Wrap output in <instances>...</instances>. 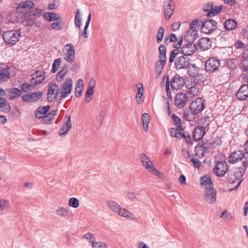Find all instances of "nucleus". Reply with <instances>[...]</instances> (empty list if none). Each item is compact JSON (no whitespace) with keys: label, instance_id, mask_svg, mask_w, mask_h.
Returning <instances> with one entry per match:
<instances>
[{"label":"nucleus","instance_id":"64","mask_svg":"<svg viewBox=\"0 0 248 248\" xmlns=\"http://www.w3.org/2000/svg\"><path fill=\"white\" fill-rule=\"evenodd\" d=\"M178 54V50L176 49L173 50L170 52V57L169 59V62L170 63H172L174 62V59L175 57L177 56V55Z\"/></svg>","mask_w":248,"mask_h":248},{"label":"nucleus","instance_id":"23","mask_svg":"<svg viewBox=\"0 0 248 248\" xmlns=\"http://www.w3.org/2000/svg\"><path fill=\"white\" fill-rule=\"evenodd\" d=\"M140 159L142 166L145 167L148 171L153 166L152 161L145 154L142 153L140 155Z\"/></svg>","mask_w":248,"mask_h":248},{"label":"nucleus","instance_id":"5","mask_svg":"<svg viewBox=\"0 0 248 248\" xmlns=\"http://www.w3.org/2000/svg\"><path fill=\"white\" fill-rule=\"evenodd\" d=\"M205 107L204 100L201 97H198L191 103L190 109L194 114H198L204 109Z\"/></svg>","mask_w":248,"mask_h":248},{"label":"nucleus","instance_id":"2","mask_svg":"<svg viewBox=\"0 0 248 248\" xmlns=\"http://www.w3.org/2000/svg\"><path fill=\"white\" fill-rule=\"evenodd\" d=\"M63 59L67 62L72 63L75 60V50L71 44L65 45L62 50Z\"/></svg>","mask_w":248,"mask_h":248},{"label":"nucleus","instance_id":"38","mask_svg":"<svg viewBox=\"0 0 248 248\" xmlns=\"http://www.w3.org/2000/svg\"><path fill=\"white\" fill-rule=\"evenodd\" d=\"M83 88V81L81 79H79L77 82V85L75 89V95L78 97L80 96L81 93Z\"/></svg>","mask_w":248,"mask_h":248},{"label":"nucleus","instance_id":"40","mask_svg":"<svg viewBox=\"0 0 248 248\" xmlns=\"http://www.w3.org/2000/svg\"><path fill=\"white\" fill-rule=\"evenodd\" d=\"M197 115V114H194L190 109L184 111L183 117L186 120L190 122L192 121L195 118V116Z\"/></svg>","mask_w":248,"mask_h":248},{"label":"nucleus","instance_id":"21","mask_svg":"<svg viewBox=\"0 0 248 248\" xmlns=\"http://www.w3.org/2000/svg\"><path fill=\"white\" fill-rule=\"evenodd\" d=\"M35 6L34 3L32 0H28L23 1L18 4L16 7V11L18 13H22L23 9H28L30 10Z\"/></svg>","mask_w":248,"mask_h":248},{"label":"nucleus","instance_id":"59","mask_svg":"<svg viewBox=\"0 0 248 248\" xmlns=\"http://www.w3.org/2000/svg\"><path fill=\"white\" fill-rule=\"evenodd\" d=\"M93 248H108V245L102 242H95L93 244Z\"/></svg>","mask_w":248,"mask_h":248},{"label":"nucleus","instance_id":"34","mask_svg":"<svg viewBox=\"0 0 248 248\" xmlns=\"http://www.w3.org/2000/svg\"><path fill=\"white\" fill-rule=\"evenodd\" d=\"M195 155L199 158L204 156V154L206 152V149L204 144H198L195 148Z\"/></svg>","mask_w":248,"mask_h":248},{"label":"nucleus","instance_id":"26","mask_svg":"<svg viewBox=\"0 0 248 248\" xmlns=\"http://www.w3.org/2000/svg\"><path fill=\"white\" fill-rule=\"evenodd\" d=\"M223 25L224 28L228 31L234 30L237 26V23L235 20L231 18L227 19Z\"/></svg>","mask_w":248,"mask_h":248},{"label":"nucleus","instance_id":"63","mask_svg":"<svg viewBox=\"0 0 248 248\" xmlns=\"http://www.w3.org/2000/svg\"><path fill=\"white\" fill-rule=\"evenodd\" d=\"M51 27L53 29L59 31L62 29V27L61 26V23L60 20H57L51 24Z\"/></svg>","mask_w":248,"mask_h":248},{"label":"nucleus","instance_id":"54","mask_svg":"<svg viewBox=\"0 0 248 248\" xmlns=\"http://www.w3.org/2000/svg\"><path fill=\"white\" fill-rule=\"evenodd\" d=\"M120 208L118 203L114 201H109V209L112 211L117 213Z\"/></svg>","mask_w":248,"mask_h":248},{"label":"nucleus","instance_id":"17","mask_svg":"<svg viewBox=\"0 0 248 248\" xmlns=\"http://www.w3.org/2000/svg\"><path fill=\"white\" fill-rule=\"evenodd\" d=\"M236 97L239 100H244L248 98V85L243 84L236 93Z\"/></svg>","mask_w":248,"mask_h":248},{"label":"nucleus","instance_id":"6","mask_svg":"<svg viewBox=\"0 0 248 248\" xmlns=\"http://www.w3.org/2000/svg\"><path fill=\"white\" fill-rule=\"evenodd\" d=\"M217 22L214 19H208L202 21L201 27L202 31L205 34H210L217 29Z\"/></svg>","mask_w":248,"mask_h":248},{"label":"nucleus","instance_id":"13","mask_svg":"<svg viewBox=\"0 0 248 248\" xmlns=\"http://www.w3.org/2000/svg\"><path fill=\"white\" fill-rule=\"evenodd\" d=\"M184 84V78L178 75H175L170 81V85L173 90H178Z\"/></svg>","mask_w":248,"mask_h":248},{"label":"nucleus","instance_id":"10","mask_svg":"<svg viewBox=\"0 0 248 248\" xmlns=\"http://www.w3.org/2000/svg\"><path fill=\"white\" fill-rule=\"evenodd\" d=\"M188 101V97L186 94L183 93H178L174 99V105L178 108H184L186 104Z\"/></svg>","mask_w":248,"mask_h":248},{"label":"nucleus","instance_id":"32","mask_svg":"<svg viewBox=\"0 0 248 248\" xmlns=\"http://www.w3.org/2000/svg\"><path fill=\"white\" fill-rule=\"evenodd\" d=\"M49 106H45L43 107H39L37 108L35 112V116L37 118H44V115L48 111Z\"/></svg>","mask_w":248,"mask_h":248},{"label":"nucleus","instance_id":"14","mask_svg":"<svg viewBox=\"0 0 248 248\" xmlns=\"http://www.w3.org/2000/svg\"><path fill=\"white\" fill-rule=\"evenodd\" d=\"M189 64V58L185 56L178 57L175 62V66L177 69L187 68Z\"/></svg>","mask_w":248,"mask_h":248},{"label":"nucleus","instance_id":"46","mask_svg":"<svg viewBox=\"0 0 248 248\" xmlns=\"http://www.w3.org/2000/svg\"><path fill=\"white\" fill-rule=\"evenodd\" d=\"M172 119L174 124L177 127V128L182 129V130H184V129L182 126V122L181 119L175 114H172Z\"/></svg>","mask_w":248,"mask_h":248},{"label":"nucleus","instance_id":"58","mask_svg":"<svg viewBox=\"0 0 248 248\" xmlns=\"http://www.w3.org/2000/svg\"><path fill=\"white\" fill-rule=\"evenodd\" d=\"M241 67L244 73L248 72V58H243L241 63Z\"/></svg>","mask_w":248,"mask_h":248},{"label":"nucleus","instance_id":"3","mask_svg":"<svg viewBox=\"0 0 248 248\" xmlns=\"http://www.w3.org/2000/svg\"><path fill=\"white\" fill-rule=\"evenodd\" d=\"M73 89V81L71 78H67L64 82L59 88L60 98H64L70 95Z\"/></svg>","mask_w":248,"mask_h":248},{"label":"nucleus","instance_id":"45","mask_svg":"<svg viewBox=\"0 0 248 248\" xmlns=\"http://www.w3.org/2000/svg\"><path fill=\"white\" fill-rule=\"evenodd\" d=\"M202 20L201 19H194L190 23V29H195L197 31L199 29L200 26H202Z\"/></svg>","mask_w":248,"mask_h":248},{"label":"nucleus","instance_id":"19","mask_svg":"<svg viewBox=\"0 0 248 248\" xmlns=\"http://www.w3.org/2000/svg\"><path fill=\"white\" fill-rule=\"evenodd\" d=\"M55 212L57 215L64 218H68L72 215V212L66 207L58 206Z\"/></svg>","mask_w":248,"mask_h":248},{"label":"nucleus","instance_id":"57","mask_svg":"<svg viewBox=\"0 0 248 248\" xmlns=\"http://www.w3.org/2000/svg\"><path fill=\"white\" fill-rule=\"evenodd\" d=\"M94 91L93 88H88L86 93V100L88 102H90L93 99V94Z\"/></svg>","mask_w":248,"mask_h":248},{"label":"nucleus","instance_id":"56","mask_svg":"<svg viewBox=\"0 0 248 248\" xmlns=\"http://www.w3.org/2000/svg\"><path fill=\"white\" fill-rule=\"evenodd\" d=\"M83 237L84 239L88 240L90 243L92 244V246L93 244L95 243V238L94 235L91 233H87L83 235Z\"/></svg>","mask_w":248,"mask_h":248},{"label":"nucleus","instance_id":"51","mask_svg":"<svg viewBox=\"0 0 248 248\" xmlns=\"http://www.w3.org/2000/svg\"><path fill=\"white\" fill-rule=\"evenodd\" d=\"M159 59H164L167 60L166 58V48L164 45H161L159 47Z\"/></svg>","mask_w":248,"mask_h":248},{"label":"nucleus","instance_id":"22","mask_svg":"<svg viewBox=\"0 0 248 248\" xmlns=\"http://www.w3.org/2000/svg\"><path fill=\"white\" fill-rule=\"evenodd\" d=\"M199 90V85L193 83L188 84L187 93L190 95V97H193L198 95Z\"/></svg>","mask_w":248,"mask_h":248},{"label":"nucleus","instance_id":"55","mask_svg":"<svg viewBox=\"0 0 248 248\" xmlns=\"http://www.w3.org/2000/svg\"><path fill=\"white\" fill-rule=\"evenodd\" d=\"M177 40V38L174 33H172L170 36L166 37L164 40V43L166 45H168L170 42H176Z\"/></svg>","mask_w":248,"mask_h":248},{"label":"nucleus","instance_id":"15","mask_svg":"<svg viewBox=\"0 0 248 248\" xmlns=\"http://www.w3.org/2000/svg\"><path fill=\"white\" fill-rule=\"evenodd\" d=\"M228 170L227 165L225 161L218 162L214 169V172L218 177L224 176Z\"/></svg>","mask_w":248,"mask_h":248},{"label":"nucleus","instance_id":"12","mask_svg":"<svg viewBox=\"0 0 248 248\" xmlns=\"http://www.w3.org/2000/svg\"><path fill=\"white\" fill-rule=\"evenodd\" d=\"M173 2L172 0H166L164 2V11L166 20H169L173 14Z\"/></svg>","mask_w":248,"mask_h":248},{"label":"nucleus","instance_id":"36","mask_svg":"<svg viewBox=\"0 0 248 248\" xmlns=\"http://www.w3.org/2000/svg\"><path fill=\"white\" fill-rule=\"evenodd\" d=\"M44 17L46 20L50 22L60 19V16L56 13L48 12L44 14Z\"/></svg>","mask_w":248,"mask_h":248},{"label":"nucleus","instance_id":"50","mask_svg":"<svg viewBox=\"0 0 248 248\" xmlns=\"http://www.w3.org/2000/svg\"><path fill=\"white\" fill-rule=\"evenodd\" d=\"M164 31L165 30L163 27H160L158 29L156 34V41L157 43L159 44L162 41L164 34Z\"/></svg>","mask_w":248,"mask_h":248},{"label":"nucleus","instance_id":"7","mask_svg":"<svg viewBox=\"0 0 248 248\" xmlns=\"http://www.w3.org/2000/svg\"><path fill=\"white\" fill-rule=\"evenodd\" d=\"M242 170V169L241 168H239L233 172V173H231L229 174L227 178L228 182L230 183L233 184L235 183L236 181H239L236 186L233 188L230 189V191H232L233 189L235 190L239 186L241 183V180H240V179L243 176Z\"/></svg>","mask_w":248,"mask_h":248},{"label":"nucleus","instance_id":"61","mask_svg":"<svg viewBox=\"0 0 248 248\" xmlns=\"http://www.w3.org/2000/svg\"><path fill=\"white\" fill-rule=\"evenodd\" d=\"M59 2L57 0H54L52 2H49L47 6V9L52 10L56 9L59 6Z\"/></svg>","mask_w":248,"mask_h":248},{"label":"nucleus","instance_id":"44","mask_svg":"<svg viewBox=\"0 0 248 248\" xmlns=\"http://www.w3.org/2000/svg\"><path fill=\"white\" fill-rule=\"evenodd\" d=\"M11 204L8 200H0V212H2L10 208Z\"/></svg>","mask_w":248,"mask_h":248},{"label":"nucleus","instance_id":"20","mask_svg":"<svg viewBox=\"0 0 248 248\" xmlns=\"http://www.w3.org/2000/svg\"><path fill=\"white\" fill-rule=\"evenodd\" d=\"M205 126H200L196 127L193 131V137L195 141H199L205 134Z\"/></svg>","mask_w":248,"mask_h":248},{"label":"nucleus","instance_id":"42","mask_svg":"<svg viewBox=\"0 0 248 248\" xmlns=\"http://www.w3.org/2000/svg\"><path fill=\"white\" fill-rule=\"evenodd\" d=\"M9 91L11 93L10 99L12 100L20 96L22 94V91L17 88H13Z\"/></svg>","mask_w":248,"mask_h":248},{"label":"nucleus","instance_id":"47","mask_svg":"<svg viewBox=\"0 0 248 248\" xmlns=\"http://www.w3.org/2000/svg\"><path fill=\"white\" fill-rule=\"evenodd\" d=\"M30 95L31 102H34L38 100L42 96L43 93L41 91H38L30 93Z\"/></svg>","mask_w":248,"mask_h":248},{"label":"nucleus","instance_id":"9","mask_svg":"<svg viewBox=\"0 0 248 248\" xmlns=\"http://www.w3.org/2000/svg\"><path fill=\"white\" fill-rule=\"evenodd\" d=\"M204 197L209 200L210 203L215 202L217 199V191L213 188V186L205 187Z\"/></svg>","mask_w":248,"mask_h":248},{"label":"nucleus","instance_id":"37","mask_svg":"<svg viewBox=\"0 0 248 248\" xmlns=\"http://www.w3.org/2000/svg\"><path fill=\"white\" fill-rule=\"evenodd\" d=\"M68 66L67 65H64L62 69L57 74L56 79L58 81H62L64 76L68 71Z\"/></svg>","mask_w":248,"mask_h":248},{"label":"nucleus","instance_id":"43","mask_svg":"<svg viewBox=\"0 0 248 248\" xmlns=\"http://www.w3.org/2000/svg\"><path fill=\"white\" fill-rule=\"evenodd\" d=\"M243 147V152L246 156L245 157V160L243 162V165L245 168L248 165V140L244 144Z\"/></svg>","mask_w":248,"mask_h":248},{"label":"nucleus","instance_id":"30","mask_svg":"<svg viewBox=\"0 0 248 248\" xmlns=\"http://www.w3.org/2000/svg\"><path fill=\"white\" fill-rule=\"evenodd\" d=\"M200 184L202 186H204V187L213 186L214 185L210 177L207 175H204L201 177L200 179Z\"/></svg>","mask_w":248,"mask_h":248},{"label":"nucleus","instance_id":"48","mask_svg":"<svg viewBox=\"0 0 248 248\" xmlns=\"http://www.w3.org/2000/svg\"><path fill=\"white\" fill-rule=\"evenodd\" d=\"M81 16L80 14V11L79 9H78L75 15V24L77 27L80 28L81 25Z\"/></svg>","mask_w":248,"mask_h":248},{"label":"nucleus","instance_id":"31","mask_svg":"<svg viewBox=\"0 0 248 248\" xmlns=\"http://www.w3.org/2000/svg\"><path fill=\"white\" fill-rule=\"evenodd\" d=\"M10 78L9 67L2 68L0 70V83L7 81Z\"/></svg>","mask_w":248,"mask_h":248},{"label":"nucleus","instance_id":"52","mask_svg":"<svg viewBox=\"0 0 248 248\" xmlns=\"http://www.w3.org/2000/svg\"><path fill=\"white\" fill-rule=\"evenodd\" d=\"M62 62V60L60 58L56 59L52 64V68L51 71L53 73H55L58 70Z\"/></svg>","mask_w":248,"mask_h":248},{"label":"nucleus","instance_id":"33","mask_svg":"<svg viewBox=\"0 0 248 248\" xmlns=\"http://www.w3.org/2000/svg\"><path fill=\"white\" fill-rule=\"evenodd\" d=\"M182 129L178 128H171L169 129L170 136L178 139L182 138V136H184V133L182 132Z\"/></svg>","mask_w":248,"mask_h":248},{"label":"nucleus","instance_id":"60","mask_svg":"<svg viewBox=\"0 0 248 248\" xmlns=\"http://www.w3.org/2000/svg\"><path fill=\"white\" fill-rule=\"evenodd\" d=\"M34 86V85L33 86L29 83H24L21 85V88L25 92H27L28 91L33 89Z\"/></svg>","mask_w":248,"mask_h":248},{"label":"nucleus","instance_id":"25","mask_svg":"<svg viewBox=\"0 0 248 248\" xmlns=\"http://www.w3.org/2000/svg\"><path fill=\"white\" fill-rule=\"evenodd\" d=\"M5 94V92L0 88V110L2 111L8 110L9 108L8 103L2 97Z\"/></svg>","mask_w":248,"mask_h":248},{"label":"nucleus","instance_id":"4","mask_svg":"<svg viewBox=\"0 0 248 248\" xmlns=\"http://www.w3.org/2000/svg\"><path fill=\"white\" fill-rule=\"evenodd\" d=\"M220 66V60L217 57H210L205 62V70L209 73H212L217 70Z\"/></svg>","mask_w":248,"mask_h":248},{"label":"nucleus","instance_id":"28","mask_svg":"<svg viewBox=\"0 0 248 248\" xmlns=\"http://www.w3.org/2000/svg\"><path fill=\"white\" fill-rule=\"evenodd\" d=\"M71 117L68 116L67 120L65 122L64 124L59 131V135L61 136L65 135L71 128Z\"/></svg>","mask_w":248,"mask_h":248},{"label":"nucleus","instance_id":"27","mask_svg":"<svg viewBox=\"0 0 248 248\" xmlns=\"http://www.w3.org/2000/svg\"><path fill=\"white\" fill-rule=\"evenodd\" d=\"M198 37L197 31L195 29H189L186 35V40L188 42L192 43Z\"/></svg>","mask_w":248,"mask_h":248},{"label":"nucleus","instance_id":"24","mask_svg":"<svg viewBox=\"0 0 248 248\" xmlns=\"http://www.w3.org/2000/svg\"><path fill=\"white\" fill-rule=\"evenodd\" d=\"M212 41L208 38H202L199 40V46L202 50H206L211 47Z\"/></svg>","mask_w":248,"mask_h":248},{"label":"nucleus","instance_id":"62","mask_svg":"<svg viewBox=\"0 0 248 248\" xmlns=\"http://www.w3.org/2000/svg\"><path fill=\"white\" fill-rule=\"evenodd\" d=\"M214 3L213 2H209L205 4L203 6V10L204 12L208 13L212 11Z\"/></svg>","mask_w":248,"mask_h":248},{"label":"nucleus","instance_id":"35","mask_svg":"<svg viewBox=\"0 0 248 248\" xmlns=\"http://www.w3.org/2000/svg\"><path fill=\"white\" fill-rule=\"evenodd\" d=\"M119 215L126 218L134 219V215L124 208H120L117 213Z\"/></svg>","mask_w":248,"mask_h":248},{"label":"nucleus","instance_id":"29","mask_svg":"<svg viewBox=\"0 0 248 248\" xmlns=\"http://www.w3.org/2000/svg\"><path fill=\"white\" fill-rule=\"evenodd\" d=\"M166 60L159 59L155 64V71L157 76H159L162 72L164 66L166 63Z\"/></svg>","mask_w":248,"mask_h":248},{"label":"nucleus","instance_id":"39","mask_svg":"<svg viewBox=\"0 0 248 248\" xmlns=\"http://www.w3.org/2000/svg\"><path fill=\"white\" fill-rule=\"evenodd\" d=\"M150 120V115L146 113H144L142 117V123L143 128L145 131H147L148 129V124Z\"/></svg>","mask_w":248,"mask_h":248},{"label":"nucleus","instance_id":"41","mask_svg":"<svg viewBox=\"0 0 248 248\" xmlns=\"http://www.w3.org/2000/svg\"><path fill=\"white\" fill-rule=\"evenodd\" d=\"M223 9L222 5L213 6L212 11L207 14V16H213L221 12Z\"/></svg>","mask_w":248,"mask_h":248},{"label":"nucleus","instance_id":"8","mask_svg":"<svg viewBox=\"0 0 248 248\" xmlns=\"http://www.w3.org/2000/svg\"><path fill=\"white\" fill-rule=\"evenodd\" d=\"M59 88L56 83L50 82L48 86L47 99L49 101H53L58 96L60 97Z\"/></svg>","mask_w":248,"mask_h":248},{"label":"nucleus","instance_id":"18","mask_svg":"<svg viewBox=\"0 0 248 248\" xmlns=\"http://www.w3.org/2000/svg\"><path fill=\"white\" fill-rule=\"evenodd\" d=\"M46 72L43 71H37L32 75L31 82L36 84L41 83L45 78Z\"/></svg>","mask_w":248,"mask_h":248},{"label":"nucleus","instance_id":"49","mask_svg":"<svg viewBox=\"0 0 248 248\" xmlns=\"http://www.w3.org/2000/svg\"><path fill=\"white\" fill-rule=\"evenodd\" d=\"M79 202L78 200L74 197L70 198L68 201L69 206L73 208H77L79 206Z\"/></svg>","mask_w":248,"mask_h":248},{"label":"nucleus","instance_id":"53","mask_svg":"<svg viewBox=\"0 0 248 248\" xmlns=\"http://www.w3.org/2000/svg\"><path fill=\"white\" fill-rule=\"evenodd\" d=\"M91 20V14H89L88 15V16L87 20L85 24V26L84 28V29H83V32H82V34L84 36L85 38H88L89 36L87 31V29L89 26Z\"/></svg>","mask_w":248,"mask_h":248},{"label":"nucleus","instance_id":"11","mask_svg":"<svg viewBox=\"0 0 248 248\" xmlns=\"http://www.w3.org/2000/svg\"><path fill=\"white\" fill-rule=\"evenodd\" d=\"M246 156L245 155L243 150H238L233 152L229 157V162L231 164H235L245 159Z\"/></svg>","mask_w":248,"mask_h":248},{"label":"nucleus","instance_id":"16","mask_svg":"<svg viewBox=\"0 0 248 248\" xmlns=\"http://www.w3.org/2000/svg\"><path fill=\"white\" fill-rule=\"evenodd\" d=\"M197 47L195 45L188 42L185 44L181 48V53L184 56L188 57L192 55L196 50Z\"/></svg>","mask_w":248,"mask_h":248},{"label":"nucleus","instance_id":"1","mask_svg":"<svg viewBox=\"0 0 248 248\" xmlns=\"http://www.w3.org/2000/svg\"><path fill=\"white\" fill-rule=\"evenodd\" d=\"M20 38V32L18 30H11L3 34V40L7 45H15L19 40Z\"/></svg>","mask_w":248,"mask_h":248}]
</instances>
